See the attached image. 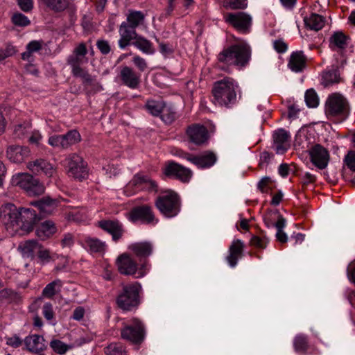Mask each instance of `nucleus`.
<instances>
[{
	"label": "nucleus",
	"instance_id": "nucleus-4",
	"mask_svg": "<svg viewBox=\"0 0 355 355\" xmlns=\"http://www.w3.org/2000/svg\"><path fill=\"white\" fill-rule=\"evenodd\" d=\"M324 111L329 119H346L350 112V105L347 98L339 92L329 94L325 102Z\"/></svg>",
	"mask_w": 355,
	"mask_h": 355
},
{
	"label": "nucleus",
	"instance_id": "nucleus-6",
	"mask_svg": "<svg viewBox=\"0 0 355 355\" xmlns=\"http://www.w3.org/2000/svg\"><path fill=\"white\" fill-rule=\"evenodd\" d=\"M11 184L25 190L29 196H40L45 191L44 184L27 173H19L12 175Z\"/></svg>",
	"mask_w": 355,
	"mask_h": 355
},
{
	"label": "nucleus",
	"instance_id": "nucleus-39",
	"mask_svg": "<svg viewBox=\"0 0 355 355\" xmlns=\"http://www.w3.org/2000/svg\"><path fill=\"white\" fill-rule=\"evenodd\" d=\"M85 247L92 252H104L106 249L105 242L95 238L87 236L84 239Z\"/></svg>",
	"mask_w": 355,
	"mask_h": 355
},
{
	"label": "nucleus",
	"instance_id": "nucleus-12",
	"mask_svg": "<svg viewBox=\"0 0 355 355\" xmlns=\"http://www.w3.org/2000/svg\"><path fill=\"white\" fill-rule=\"evenodd\" d=\"M130 219L132 221L140 220L146 224L155 225L159 220L155 217L151 206L144 205L132 209L130 212Z\"/></svg>",
	"mask_w": 355,
	"mask_h": 355
},
{
	"label": "nucleus",
	"instance_id": "nucleus-18",
	"mask_svg": "<svg viewBox=\"0 0 355 355\" xmlns=\"http://www.w3.org/2000/svg\"><path fill=\"white\" fill-rule=\"evenodd\" d=\"M98 226L111 234L114 241L119 240L124 232L123 225L119 220H101L98 222Z\"/></svg>",
	"mask_w": 355,
	"mask_h": 355
},
{
	"label": "nucleus",
	"instance_id": "nucleus-16",
	"mask_svg": "<svg viewBox=\"0 0 355 355\" xmlns=\"http://www.w3.org/2000/svg\"><path fill=\"white\" fill-rule=\"evenodd\" d=\"M234 58L236 59V66L244 67L249 62L251 57V49L245 42H241L230 46Z\"/></svg>",
	"mask_w": 355,
	"mask_h": 355
},
{
	"label": "nucleus",
	"instance_id": "nucleus-13",
	"mask_svg": "<svg viewBox=\"0 0 355 355\" xmlns=\"http://www.w3.org/2000/svg\"><path fill=\"white\" fill-rule=\"evenodd\" d=\"M164 173L168 177H172L182 182H189L192 177V171L178 163L168 162L164 168Z\"/></svg>",
	"mask_w": 355,
	"mask_h": 355
},
{
	"label": "nucleus",
	"instance_id": "nucleus-54",
	"mask_svg": "<svg viewBox=\"0 0 355 355\" xmlns=\"http://www.w3.org/2000/svg\"><path fill=\"white\" fill-rule=\"evenodd\" d=\"M31 129V124L25 123L24 124H19L15 127L14 133L16 137L19 138L24 137Z\"/></svg>",
	"mask_w": 355,
	"mask_h": 355
},
{
	"label": "nucleus",
	"instance_id": "nucleus-57",
	"mask_svg": "<svg viewBox=\"0 0 355 355\" xmlns=\"http://www.w3.org/2000/svg\"><path fill=\"white\" fill-rule=\"evenodd\" d=\"M272 180L269 177H263L258 183L257 187L262 193H266L271 189Z\"/></svg>",
	"mask_w": 355,
	"mask_h": 355
},
{
	"label": "nucleus",
	"instance_id": "nucleus-56",
	"mask_svg": "<svg viewBox=\"0 0 355 355\" xmlns=\"http://www.w3.org/2000/svg\"><path fill=\"white\" fill-rule=\"evenodd\" d=\"M347 167L352 171H355V151L349 150L344 158Z\"/></svg>",
	"mask_w": 355,
	"mask_h": 355
},
{
	"label": "nucleus",
	"instance_id": "nucleus-3",
	"mask_svg": "<svg viewBox=\"0 0 355 355\" xmlns=\"http://www.w3.org/2000/svg\"><path fill=\"white\" fill-rule=\"evenodd\" d=\"M155 205L164 216L173 218L180 211L181 200L176 192L166 190L162 192L161 195L157 198Z\"/></svg>",
	"mask_w": 355,
	"mask_h": 355
},
{
	"label": "nucleus",
	"instance_id": "nucleus-41",
	"mask_svg": "<svg viewBox=\"0 0 355 355\" xmlns=\"http://www.w3.org/2000/svg\"><path fill=\"white\" fill-rule=\"evenodd\" d=\"M293 345L297 353L305 354L309 348L307 336L303 334L297 335L294 339Z\"/></svg>",
	"mask_w": 355,
	"mask_h": 355
},
{
	"label": "nucleus",
	"instance_id": "nucleus-49",
	"mask_svg": "<svg viewBox=\"0 0 355 355\" xmlns=\"http://www.w3.org/2000/svg\"><path fill=\"white\" fill-rule=\"evenodd\" d=\"M305 102L309 107H316L319 104L318 96L314 89H308L305 93Z\"/></svg>",
	"mask_w": 355,
	"mask_h": 355
},
{
	"label": "nucleus",
	"instance_id": "nucleus-43",
	"mask_svg": "<svg viewBox=\"0 0 355 355\" xmlns=\"http://www.w3.org/2000/svg\"><path fill=\"white\" fill-rule=\"evenodd\" d=\"M145 19L144 14L141 11L130 10L127 15L125 22L135 28L141 24Z\"/></svg>",
	"mask_w": 355,
	"mask_h": 355
},
{
	"label": "nucleus",
	"instance_id": "nucleus-14",
	"mask_svg": "<svg viewBox=\"0 0 355 355\" xmlns=\"http://www.w3.org/2000/svg\"><path fill=\"white\" fill-rule=\"evenodd\" d=\"M311 163L318 168L324 169L329 162V151L320 145H315L309 150Z\"/></svg>",
	"mask_w": 355,
	"mask_h": 355
},
{
	"label": "nucleus",
	"instance_id": "nucleus-62",
	"mask_svg": "<svg viewBox=\"0 0 355 355\" xmlns=\"http://www.w3.org/2000/svg\"><path fill=\"white\" fill-rule=\"evenodd\" d=\"M273 47L279 53H284L288 49V45L282 40H277L273 42Z\"/></svg>",
	"mask_w": 355,
	"mask_h": 355
},
{
	"label": "nucleus",
	"instance_id": "nucleus-24",
	"mask_svg": "<svg viewBox=\"0 0 355 355\" xmlns=\"http://www.w3.org/2000/svg\"><path fill=\"white\" fill-rule=\"evenodd\" d=\"M27 168L35 174L44 173L48 177H51L55 171L50 163L42 159L29 162Z\"/></svg>",
	"mask_w": 355,
	"mask_h": 355
},
{
	"label": "nucleus",
	"instance_id": "nucleus-44",
	"mask_svg": "<svg viewBox=\"0 0 355 355\" xmlns=\"http://www.w3.org/2000/svg\"><path fill=\"white\" fill-rule=\"evenodd\" d=\"M164 105L165 103L161 101L148 100L145 107L149 113L153 116H157L160 115Z\"/></svg>",
	"mask_w": 355,
	"mask_h": 355
},
{
	"label": "nucleus",
	"instance_id": "nucleus-60",
	"mask_svg": "<svg viewBox=\"0 0 355 355\" xmlns=\"http://www.w3.org/2000/svg\"><path fill=\"white\" fill-rule=\"evenodd\" d=\"M96 46L103 55H107L110 52L111 48L107 41L99 40L96 42Z\"/></svg>",
	"mask_w": 355,
	"mask_h": 355
},
{
	"label": "nucleus",
	"instance_id": "nucleus-19",
	"mask_svg": "<svg viewBox=\"0 0 355 355\" xmlns=\"http://www.w3.org/2000/svg\"><path fill=\"white\" fill-rule=\"evenodd\" d=\"M119 33L120 35V39L118 44L119 46L121 49L129 46L138 35L135 31V28L124 21L120 25Z\"/></svg>",
	"mask_w": 355,
	"mask_h": 355
},
{
	"label": "nucleus",
	"instance_id": "nucleus-28",
	"mask_svg": "<svg viewBox=\"0 0 355 355\" xmlns=\"http://www.w3.org/2000/svg\"><path fill=\"white\" fill-rule=\"evenodd\" d=\"M71 73L74 77L80 78L83 80V83L86 86H94L96 87V91H101L103 89L102 85L96 82L94 78L89 73L87 70L80 67H77L71 69Z\"/></svg>",
	"mask_w": 355,
	"mask_h": 355
},
{
	"label": "nucleus",
	"instance_id": "nucleus-59",
	"mask_svg": "<svg viewBox=\"0 0 355 355\" xmlns=\"http://www.w3.org/2000/svg\"><path fill=\"white\" fill-rule=\"evenodd\" d=\"M48 144L53 148L62 149V135H55L50 137Z\"/></svg>",
	"mask_w": 355,
	"mask_h": 355
},
{
	"label": "nucleus",
	"instance_id": "nucleus-45",
	"mask_svg": "<svg viewBox=\"0 0 355 355\" xmlns=\"http://www.w3.org/2000/svg\"><path fill=\"white\" fill-rule=\"evenodd\" d=\"M347 36L343 32H335L330 37V44L340 49H344L347 44Z\"/></svg>",
	"mask_w": 355,
	"mask_h": 355
},
{
	"label": "nucleus",
	"instance_id": "nucleus-47",
	"mask_svg": "<svg viewBox=\"0 0 355 355\" xmlns=\"http://www.w3.org/2000/svg\"><path fill=\"white\" fill-rule=\"evenodd\" d=\"M223 4L225 8L245 9L248 6V0H223Z\"/></svg>",
	"mask_w": 355,
	"mask_h": 355
},
{
	"label": "nucleus",
	"instance_id": "nucleus-9",
	"mask_svg": "<svg viewBox=\"0 0 355 355\" xmlns=\"http://www.w3.org/2000/svg\"><path fill=\"white\" fill-rule=\"evenodd\" d=\"M144 325L138 318L132 319L129 324L124 325L121 330V338L132 343H141L144 340Z\"/></svg>",
	"mask_w": 355,
	"mask_h": 355
},
{
	"label": "nucleus",
	"instance_id": "nucleus-22",
	"mask_svg": "<svg viewBox=\"0 0 355 355\" xmlns=\"http://www.w3.org/2000/svg\"><path fill=\"white\" fill-rule=\"evenodd\" d=\"M244 248L243 242L239 239L232 242L229 248V254L226 257V261L230 267L234 268L236 266L239 259L243 256Z\"/></svg>",
	"mask_w": 355,
	"mask_h": 355
},
{
	"label": "nucleus",
	"instance_id": "nucleus-20",
	"mask_svg": "<svg viewBox=\"0 0 355 355\" xmlns=\"http://www.w3.org/2000/svg\"><path fill=\"white\" fill-rule=\"evenodd\" d=\"M87 53V49L84 43H80L75 47L72 53L67 58V63L71 67V69L80 67L84 63H87L88 59L85 57Z\"/></svg>",
	"mask_w": 355,
	"mask_h": 355
},
{
	"label": "nucleus",
	"instance_id": "nucleus-26",
	"mask_svg": "<svg viewBox=\"0 0 355 355\" xmlns=\"http://www.w3.org/2000/svg\"><path fill=\"white\" fill-rule=\"evenodd\" d=\"M306 64V58L301 51L293 52L288 59V67L293 72L302 71Z\"/></svg>",
	"mask_w": 355,
	"mask_h": 355
},
{
	"label": "nucleus",
	"instance_id": "nucleus-32",
	"mask_svg": "<svg viewBox=\"0 0 355 355\" xmlns=\"http://www.w3.org/2000/svg\"><path fill=\"white\" fill-rule=\"evenodd\" d=\"M128 250L138 257H146L153 252V246L149 242H137L130 244Z\"/></svg>",
	"mask_w": 355,
	"mask_h": 355
},
{
	"label": "nucleus",
	"instance_id": "nucleus-17",
	"mask_svg": "<svg viewBox=\"0 0 355 355\" xmlns=\"http://www.w3.org/2000/svg\"><path fill=\"white\" fill-rule=\"evenodd\" d=\"M186 134L189 140L197 145H201L208 140V131L207 128L200 124H192L186 130Z\"/></svg>",
	"mask_w": 355,
	"mask_h": 355
},
{
	"label": "nucleus",
	"instance_id": "nucleus-34",
	"mask_svg": "<svg viewBox=\"0 0 355 355\" xmlns=\"http://www.w3.org/2000/svg\"><path fill=\"white\" fill-rule=\"evenodd\" d=\"M71 0H38V2L55 12L65 10L70 4Z\"/></svg>",
	"mask_w": 355,
	"mask_h": 355
},
{
	"label": "nucleus",
	"instance_id": "nucleus-35",
	"mask_svg": "<svg viewBox=\"0 0 355 355\" xmlns=\"http://www.w3.org/2000/svg\"><path fill=\"white\" fill-rule=\"evenodd\" d=\"M306 27L311 30L318 31L322 28L324 25V18L318 14L313 13L309 17L304 18Z\"/></svg>",
	"mask_w": 355,
	"mask_h": 355
},
{
	"label": "nucleus",
	"instance_id": "nucleus-33",
	"mask_svg": "<svg viewBox=\"0 0 355 355\" xmlns=\"http://www.w3.org/2000/svg\"><path fill=\"white\" fill-rule=\"evenodd\" d=\"M40 243L35 240H27L21 242L17 248L23 257L31 258L34 257L35 251L37 250L40 246Z\"/></svg>",
	"mask_w": 355,
	"mask_h": 355
},
{
	"label": "nucleus",
	"instance_id": "nucleus-42",
	"mask_svg": "<svg viewBox=\"0 0 355 355\" xmlns=\"http://www.w3.org/2000/svg\"><path fill=\"white\" fill-rule=\"evenodd\" d=\"M160 117L165 123L171 124L177 119L178 115L172 105L165 104L160 114Z\"/></svg>",
	"mask_w": 355,
	"mask_h": 355
},
{
	"label": "nucleus",
	"instance_id": "nucleus-63",
	"mask_svg": "<svg viewBox=\"0 0 355 355\" xmlns=\"http://www.w3.org/2000/svg\"><path fill=\"white\" fill-rule=\"evenodd\" d=\"M18 5L24 12H29L33 8V0H18Z\"/></svg>",
	"mask_w": 355,
	"mask_h": 355
},
{
	"label": "nucleus",
	"instance_id": "nucleus-11",
	"mask_svg": "<svg viewBox=\"0 0 355 355\" xmlns=\"http://www.w3.org/2000/svg\"><path fill=\"white\" fill-rule=\"evenodd\" d=\"M224 18L227 23L239 32L247 33L250 31L252 25V17L250 15L243 12L227 13Z\"/></svg>",
	"mask_w": 355,
	"mask_h": 355
},
{
	"label": "nucleus",
	"instance_id": "nucleus-2",
	"mask_svg": "<svg viewBox=\"0 0 355 355\" xmlns=\"http://www.w3.org/2000/svg\"><path fill=\"white\" fill-rule=\"evenodd\" d=\"M239 92L238 83L231 77H225L215 82L212 88V94L216 102L225 107L236 103Z\"/></svg>",
	"mask_w": 355,
	"mask_h": 355
},
{
	"label": "nucleus",
	"instance_id": "nucleus-36",
	"mask_svg": "<svg viewBox=\"0 0 355 355\" xmlns=\"http://www.w3.org/2000/svg\"><path fill=\"white\" fill-rule=\"evenodd\" d=\"M341 81L342 78H340L339 71L337 69H331L322 73L321 83L325 87L338 84Z\"/></svg>",
	"mask_w": 355,
	"mask_h": 355
},
{
	"label": "nucleus",
	"instance_id": "nucleus-31",
	"mask_svg": "<svg viewBox=\"0 0 355 355\" xmlns=\"http://www.w3.org/2000/svg\"><path fill=\"white\" fill-rule=\"evenodd\" d=\"M57 232V227L53 221L45 220L40 224L36 230L37 236L42 240L52 236Z\"/></svg>",
	"mask_w": 355,
	"mask_h": 355
},
{
	"label": "nucleus",
	"instance_id": "nucleus-40",
	"mask_svg": "<svg viewBox=\"0 0 355 355\" xmlns=\"http://www.w3.org/2000/svg\"><path fill=\"white\" fill-rule=\"evenodd\" d=\"M37 258L41 264H46L55 261L58 258V255L55 253L51 252L50 250L44 248L40 244L37 249Z\"/></svg>",
	"mask_w": 355,
	"mask_h": 355
},
{
	"label": "nucleus",
	"instance_id": "nucleus-7",
	"mask_svg": "<svg viewBox=\"0 0 355 355\" xmlns=\"http://www.w3.org/2000/svg\"><path fill=\"white\" fill-rule=\"evenodd\" d=\"M116 263L119 272L122 275H135L136 278H141L146 274V266L142 264L139 267L137 263L126 253L119 255Z\"/></svg>",
	"mask_w": 355,
	"mask_h": 355
},
{
	"label": "nucleus",
	"instance_id": "nucleus-51",
	"mask_svg": "<svg viewBox=\"0 0 355 355\" xmlns=\"http://www.w3.org/2000/svg\"><path fill=\"white\" fill-rule=\"evenodd\" d=\"M106 355H124L125 348L120 343H111L104 349Z\"/></svg>",
	"mask_w": 355,
	"mask_h": 355
},
{
	"label": "nucleus",
	"instance_id": "nucleus-8",
	"mask_svg": "<svg viewBox=\"0 0 355 355\" xmlns=\"http://www.w3.org/2000/svg\"><path fill=\"white\" fill-rule=\"evenodd\" d=\"M64 166L68 175L75 179L83 180L88 175L87 164L78 154L69 155L64 160Z\"/></svg>",
	"mask_w": 355,
	"mask_h": 355
},
{
	"label": "nucleus",
	"instance_id": "nucleus-58",
	"mask_svg": "<svg viewBox=\"0 0 355 355\" xmlns=\"http://www.w3.org/2000/svg\"><path fill=\"white\" fill-rule=\"evenodd\" d=\"M132 62L140 71H144L148 68L147 62L139 55H135L132 58Z\"/></svg>",
	"mask_w": 355,
	"mask_h": 355
},
{
	"label": "nucleus",
	"instance_id": "nucleus-48",
	"mask_svg": "<svg viewBox=\"0 0 355 355\" xmlns=\"http://www.w3.org/2000/svg\"><path fill=\"white\" fill-rule=\"evenodd\" d=\"M12 23L16 26L25 27L31 24L30 19L24 14L15 12L11 17Z\"/></svg>",
	"mask_w": 355,
	"mask_h": 355
},
{
	"label": "nucleus",
	"instance_id": "nucleus-46",
	"mask_svg": "<svg viewBox=\"0 0 355 355\" xmlns=\"http://www.w3.org/2000/svg\"><path fill=\"white\" fill-rule=\"evenodd\" d=\"M19 295L13 290L4 288L0 291V303L4 301L12 302L19 300Z\"/></svg>",
	"mask_w": 355,
	"mask_h": 355
},
{
	"label": "nucleus",
	"instance_id": "nucleus-55",
	"mask_svg": "<svg viewBox=\"0 0 355 355\" xmlns=\"http://www.w3.org/2000/svg\"><path fill=\"white\" fill-rule=\"evenodd\" d=\"M15 47L12 45L8 44L4 49H0V62L4 60L8 57L12 56L16 53Z\"/></svg>",
	"mask_w": 355,
	"mask_h": 355
},
{
	"label": "nucleus",
	"instance_id": "nucleus-64",
	"mask_svg": "<svg viewBox=\"0 0 355 355\" xmlns=\"http://www.w3.org/2000/svg\"><path fill=\"white\" fill-rule=\"evenodd\" d=\"M62 246L63 248L71 247L74 243V237L73 234L68 233L65 234L63 236V239L61 241Z\"/></svg>",
	"mask_w": 355,
	"mask_h": 355
},
{
	"label": "nucleus",
	"instance_id": "nucleus-29",
	"mask_svg": "<svg viewBox=\"0 0 355 355\" xmlns=\"http://www.w3.org/2000/svg\"><path fill=\"white\" fill-rule=\"evenodd\" d=\"M231 46H228L220 51L217 55L218 64L223 70H227L230 66H236V59Z\"/></svg>",
	"mask_w": 355,
	"mask_h": 355
},
{
	"label": "nucleus",
	"instance_id": "nucleus-53",
	"mask_svg": "<svg viewBox=\"0 0 355 355\" xmlns=\"http://www.w3.org/2000/svg\"><path fill=\"white\" fill-rule=\"evenodd\" d=\"M64 135L67 140L69 147L78 143L81 139L80 133L76 130H70Z\"/></svg>",
	"mask_w": 355,
	"mask_h": 355
},
{
	"label": "nucleus",
	"instance_id": "nucleus-25",
	"mask_svg": "<svg viewBox=\"0 0 355 355\" xmlns=\"http://www.w3.org/2000/svg\"><path fill=\"white\" fill-rule=\"evenodd\" d=\"M31 205L37 207L41 214L49 215L56 209L58 202L57 200L50 197H44L38 200L31 202Z\"/></svg>",
	"mask_w": 355,
	"mask_h": 355
},
{
	"label": "nucleus",
	"instance_id": "nucleus-30",
	"mask_svg": "<svg viewBox=\"0 0 355 355\" xmlns=\"http://www.w3.org/2000/svg\"><path fill=\"white\" fill-rule=\"evenodd\" d=\"M216 160V155L214 153L205 152L200 155H195L192 164L198 168H207L212 166Z\"/></svg>",
	"mask_w": 355,
	"mask_h": 355
},
{
	"label": "nucleus",
	"instance_id": "nucleus-1",
	"mask_svg": "<svg viewBox=\"0 0 355 355\" xmlns=\"http://www.w3.org/2000/svg\"><path fill=\"white\" fill-rule=\"evenodd\" d=\"M1 216L7 226L19 228L26 232H31L40 220L34 209L17 208L11 203L5 204L1 207Z\"/></svg>",
	"mask_w": 355,
	"mask_h": 355
},
{
	"label": "nucleus",
	"instance_id": "nucleus-52",
	"mask_svg": "<svg viewBox=\"0 0 355 355\" xmlns=\"http://www.w3.org/2000/svg\"><path fill=\"white\" fill-rule=\"evenodd\" d=\"M268 241L269 239L266 235H263L261 237L259 236H252L250 243L251 245L256 248L264 249L266 248Z\"/></svg>",
	"mask_w": 355,
	"mask_h": 355
},
{
	"label": "nucleus",
	"instance_id": "nucleus-38",
	"mask_svg": "<svg viewBox=\"0 0 355 355\" xmlns=\"http://www.w3.org/2000/svg\"><path fill=\"white\" fill-rule=\"evenodd\" d=\"M130 44H132L137 49L146 54H153L155 52L153 44L148 40L139 35H137Z\"/></svg>",
	"mask_w": 355,
	"mask_h": 355
},
{
	"label": "nucleus",
	"instance_id": "nucleus-5",
	"mask_svg": "<svg viewBox=\"0 0 355 355\" xmlns=\"http://www.w3.org/2000/svg\"><path fill=\"white\" fill-rule=\"evenodd\" d=\"M141 289V285L138 282L123 285L122 290L116 297L118 307L125 311H131L137 309L140 304Z\"/></svg>",
	"mask_w": 355,
	"mask_h": 355
},
{
	"label": "nucleus",
	"instance_id": "nucleus-61",
	"mask_svg": "<svg viewBox=\"0 0 355 355\" xmlns=\"http://www.w3.org/2000/svg\"><path fill=\"white\" fill-rule=\"evenodd\" d=\"M42 313L44 318L48 320H51L54 318L53 306L51 303L47 302L44 304Z\"/></svg>",
	"mask_w": 355,
	"mask_h": 355
},
{
	"label": "nucleus",
	"instance_id": "nucleus-50",
	"mask_svg": "<svg viewBox=\"0 0 355 355\" xmlns=\"http://www.w3.org/2000/svg\"><path fill=\"white\" fill-rule=\"evenodd\" d=\"M50 347L53 349V350L59 354H65L69 349H71V346L65 344L62 341L57 339L52 340L50 343Z\"/></svg>",
	"mask_w": 355,
	"mask_h": 355
},
{
	"label": "nucleus",
	"instance_id": "nucleus-23",
	"mask_svg": "<svg viewBox=\"0 0 355 355\" xmlns=\"http://www.w3.org/2000/svg\"><path fill=\"white\" fill-rule=\"evenodd\" d=\"M31 153L30 149L26 146H10L7 148V157L14 163H21Z\"/></svg>",
	"mask_w": 355,
	"mask_h": 355
},
{
	"label": "nucleus",
	"instance_id": "nucleus-15",
	"mask_svg": "<svg viewBox=\"0 0 355 355\" xmlns=\"http://www.w3.org/2000/svg\"><path fill=\"white\" fill-rule=\"evenodd\" d=\"M119 78L123 85L132 89H137L141 83V75L128 66L121 67Z\"/></svg>",
	"mask_w": 355,
	"mask_h": 355
},
{
	"label": "nucleus",
	"instance_id": "nucleus-27",
	"mask_svg": "<svg viewBox=\"0 0 355 355\" xmlns=\"http://www.w3.org/2000/svg\"><path fill=\"white\" fill-rule=\"evenodd\" d=\"M24 343L26 349L35 354H39L46 348L43 336L37 334L26 337Z\"/></svg>",
	"mask_w": 355,
	"mask_h": 355
},
{
	"label": "nucleus",
	"instance_id": "nucleus-10",
	"mask_svg": "<svg viewBox=\"0 0 355 355\" xmlns=\"http://www.w3.org/2000/svg\"><path fill=\"white\" fill-rule=\"evenodd\" d=\"M126 189H132V193L139 191L157 192L158 184L150 175L144 173L135 174L126 186Z\"/></svg>",
	"mask_w": 355,
	"mask_h": 355
},
{
	"label": "nucleus",
	"instance_id": "nucleus-37",
	"mask_svg": "<svg viewBox=\"0 0 355 355\" xmlns=\"http://www.w3.org/2000/svg\"><path fill=\"white\" fill-rule=\"evenodd\" d=\"M63 286L62 282L57 279L49 283L42 290V295L43 297L49 299L53 298L56 294L61 291Z\"/></svg>",
	"mask_w": 355,
	"mask_h": 355
},
{
	"label": "nucleus",
	"instance_id": "nucleus-21",
	"mask_svg": "<svg viewBox=\"0 0 355 355\" xmlns=\"http://www.w3.org/2000/svg\"><path fill=\"white\" fill-rule=\"evenodd\" d=\"M291 136L284 129H278L273 133L274 148L277 154H284L290 148Z\"/></svg>",
	"mask_w": 355,
	"mask_h": 355
}]
</instances>
